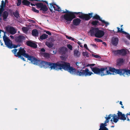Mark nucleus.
Returning a JSON list of instances; mask_svg holds the SVG:
<instances>
[{"instance_id": "nucleus-1", "label": "nucleus", "mask_w": 130, "mask_h": 130, "mask_svg": "<svg viewBox=\"0 0 130 130\" xmlns=\"http://www.w3.org/2000/svg\"><path fill=\"white\" fill-rule=\"evenodd\" d=\"M62 69L68 71L72 74L78 76H89L93 74L92 72L89 71L88 68H86L85 70H82L79 71L71 67L69 63L62 61H59L57 69L61 70Z\"/></svg>"}, {"instance_id": "nucleus-2", "label": "nucleus", "mask_w": 130, "mask_h": 130, "mask_svg": "<svg viewBox=\"0 0 130 130\" xmlns=\"http://www.w3.org/2000/svg\"><path fill=\"white\" fill-rule=\"evenodd\" d=\"M66 10L65 11H63L62 13L66 14L62 15L61 17L63 18V19L66 21L68 24H70L71 21L76 18L75 14L77 17L86 21L89 20L92 17V13L85 14L83 13L82 12H73L69 11L67 9H66Z\"/></svg>"}, {"instance_id": "nucleus-3", "label": "nucleus", "mask_w": 130, "mask_h": 130, "mask_svg": "<svg viewBox=\"0 0 130 130\" xmlns=\"http://www.w3.org/2000/svg\"><path fill=\"white\" fill-rule=\"evenodd\" d=\"M32 60L31 62L34 64L39 65L41 67H43L45 68L49 67L51 69H57L58 62L56 63H54L45 61H42L38 60L34 57Z\"/></svg>"}, {"instance_id": "nucleus-4", "label": "nucleus", "mask_w": 130, "mask_h": 130, "mask_svg": "<svg viewBox=\"0 0 130 130\" xmlns=\"http://www.w3.org/2000/svg\"><path fill=\"white\" fill-rule=\"evenodd\" d=\"M105 67L106 68V69L105 70V72H106L107 71L109 72V73L106 74L107 75L111 74H112L110 72V71L113 73H115L116 74H120V75H123L124 76L126 74L127 75V69H116L114 68L109 67Z\"/></svg>"}, {"instance_id": "nucleus-5", "label": "nucleus", "mask_w": 130, "mask_h": 130, "mask_svg": "<svg viewBox=\"0 0 130 130\" xmlns=\"http://www.w3.org/2000/svg\"><path fill=\"white\" fill-rule=\"evenodd\" d=\"M90 68L94 73L97 74H100L101 76H103L106 75V74L109 73V72L108 71L105 72V70L106 69V67L99 68L97 67H90Z\"/></svg>"}, {"instance_id": "nucleus-6", "label": "nucleus", "mask_w": 130, "mask_h": 130, "mask_svg": "<svg viewBox=\"0 0 130 130\" xmlns=\"http://www.w3.org/2000/svg\"><path fill=\"white\" fill-rule=\"evenodd\" d=\"M91 36L92 37L94 36L95 37L101 38L104 35V31L102 30H99L98 28H92L90 30Z\"/></svg>"}, {"instance_id": "nucleus-7", "label": "nucleus", "mask_w": 130, "mask_h": 130, "mask_svg": "<svg viewBox=\"0 0 130 130\" xmlns=\"http://www.w3.org/2000/svg\"><path fill=\"white\" fill-rule=\"evenodd\" d=\"M112 117H113V122L115 123H117L119 120L124 121L126 120L125 117V114H123L122 113L118 111L117 115L115 114H112Z\"/></svg>"}, {"instance_id": "nucleus-8", "label": "nucleus", "mask_w": 130, "mask_h": 130, "mask_svg": "<svg viewBox=\"0 0 130 130\" xmlns=\"http://www.w3.org/2000/svg\"><path fill=\"white\" fill-rule=\"evenodd\" d=\"M19 51L18 52L17 56L18 57H20L22 56L27 58V59L31 61L34 56L29 55L28 54L26 53V51L24 48L20 47L19 49Z\"/></svg>"}, {"instance_id": "nucleus-9", "label": "nucleus", "mask_w": 130, "mask_h": 130, "mask_svg": "<svg viewBox=\"0 0 130 130\" xmlns=\"http://www.w3.org/2000/svg\"><path fill=\"white\" fill-rule=\"evenodd\" d=\"M36 7L37 8H40V11H42L43 13L47 11L48 8L46 5L43 4L42 3H38L36 4Z\"/></svg>"}, {"instance_id": "nucleus-10", "label": "nucleus", "mask_w": 130, "mask_h": 130, "mask_svg": "<svg viewBox=\"0 0 130 130\" xmlns=\"http://www.w3.org/2000/svg\"><path fill=\"white\" fill-rule=\"evenodd\" d=\"M5 44L6 47L10 49H12L13 48H15L21 46V44H19L18 43L17 45L13 44L11 41L10 40Z\"/></svg>"}, {"instance_id": "nucleus-11", "label": "nucleus", "mask_w": 130, "mask_h": 130, "mask_svg": "<svg viewBox=\"0 0 130 130\" xmlns=\"http://www.w3.org/2000/svg\"><path fill=\"white\" fill-rule=\"evenodd\" d=\"M5 30L6 31L12 35H13L16 33L15 29L13 27L7 26L5 27Z\"/></svg>"}, {"instance_id": "nucleus-12", "label": "nucleus", "mask_w": 130, "mask_h": 130, "mask_svg": "<svg viewBox=\"0 0 130 130\" xmlns=\"http://www.w3.org/2000/svg\"><path fill=\"white\" fill-rule=\"evenodd\" d=\"M25 38L23 35H19L15 37V41L19 44H21V45L23 43V41L24 39Z\"/></svg>"}, {"instance_id": "nucleus-13", "label": "nucleus", "mask_w": 130, "mask_h": 130, "mask_svg": "<svg viewBox=\"0 0 130 130\" xmlns=\"http://www.w3.org/2000/svg\"><path fill=\"white\" fill-rule=\"evenodd\" d=\"M92 14L93 13H92ZM93 17L92 19H95L96 20H98L100 21L101 22L103 23H104L105 24V26L106 27L109 25V23L108 22H106L104 20H102L100 17L97 15V14H95L93 17H92L91 18Z\"/></svg>"}, {"instance_id": "nucleus-14", "label": "nucleus", "mask_w": 130, "mask_h": 130, "mask_svg": "<svg viewBox=\"0 0 130 130\" xmlns=\"http://www.w3.org/2000/svg\"><path fill=\"white\" fill-rule=\"evenodd\" d=\"M112 114H110L108 115V116L106 115V117H105V118L106 120L104 122V123H101L100 125L103 127H105V126H107V123H108L109 121V120L111 119L112 117Z\"/></svg>"}, {"instance_id": "nucleus-15", "label": "nucleus", "mask_w": 130, "mask_h": 130, "mask_svg": "<svg viewBox=\"0 0 130 130\" xmlns=\"http://www.w3.org/2000/svg\"><path fill=\"white\" fill-rule=\"evenodd\" d=\"M26 43L27 45L31 47L36 48L37 47V45L36 43L31 41H27Z\"/></svg>"}, {"instance_id": "nucleus-16", "label": "nucleus", "mask_w": 130, "mask_h": 130, "mask_svg": "<svg viewBox=\"0 0 130 130\" xmlns=\"http://www.w3.org/2000/svg\"><path fill=\"white\" fill-rule=\"evenodd\" d=\"M81 22V20L79 18H75L73 20L72 23L74 25L77 26L79 25Z\"/></svg>"}, {"instance_id": "nucleus-17", "label": "nucleus", "mask_w": 130, "mask_h": 130, "mask_svg": "<svg viewBox=\"0 0 130 130\" xmlns=\"http://www.w3.org/2000/svg\"><path fill=\"white\" fill-rule=\"evenodd\" d=\"M119 39L118 38L113 37L111 40V43L114 45L117 46L118 43Z\"/></svg>"}, {"instance_id": "nucleus-18", "label": "nucleus", "mask_w": 130, "mask_h": 130, "mask_svg": "<svg viewBox=\"0 0 130 130\" xmlns=\"http://www.w3.org/2000/svg\"><path fill=\"white\" fill-rule=\"evenodd\" d=\"M67 51V48L64 47H61L59 49V52L61 54L66 53Z\"/></svg>"}, {"instance_id": "nucleus-19", "label": "nucleus", "mask_w": 130, "mask_h": 130, "mask_svg": "<svg viewBox=\"0 0 130 130\" xmlns=\"http://www.w3.org/2000/svg\"><path fill=\"white\" fill-rule=\"evenodd\" d=\"M76 64L77 66V68H78L83 69L85 67L84 64L82 62H76Z\"/></svg>"}, {"instance_id": "nucleus-20", "label": "nucleus", "mask_w": 130, "mask_h": 130, "mask_svg": "<svg viewBox=\"0 0 130 130\" xmlns=\"http://www.w3.org/2000/svg\"><path fill=\"white\" fill-rule=\"evenodd\" d=\"M119 55L122 56H124L126 54V51L125 49H122L120 50H119Z\"/></svg>"}, {"instance_id": "nucleus-21", "label": "nucleus", "mask_w": 130, "mask_h": 130, "mask_svg": "<svg viewBox=\"0 0 130 130\" xmlns=\"http://www.w3.org/2000/svg\"><path fill=\"white\" fill-rule=\"evenodd\" d=\"M4 35L3 36V40L5 44L10 40V39L7 37L6 35V32L5 31L4 32Z\"/></svg>"}, {"instance_id": "nucleus-22", "label": "nucleus", "mask_w": 130, "mask_h": 130, "mask_svg": "<svg viewBox=\"0 0 130 130\" xmlns=\"http://www.w3.org/2000/svg\"><path fill=\"white\" fill-rule=\"evenodd\" d=\"M22 2L23 5L27 6H29L30 3L29 1L27 0H23Z\"/></svg>"}, {"instance_id": "nucleus-23", "label": "nucleus", "mask_w": 130, "mask_h": 130, "mask_svg": "<svg viewBox=\"0 0 130 130\" xmlns=\"http://www.w3.org/2000/svg\"><path fill=\"white\" fill-rule=\"evenodd\" d=\"M91 24L93 25L94 26H96L98 25H101L102 26H103V25H102V24L101 23H100L97 20L92 21L91 22Z\"/></svg>"}, {"instance_id": "nucleus-24", "label": "nucleus", "mask_w": 130, "mask_h": 130, "mask_svg": "<svg viewBox=\"0 0 130 130\" xmlns=\"http://www.w3.org/2000/svg\"><path fill=\"white\" fill-rule=\"evenodd\" d=\"M9 13L7 11H4L3 14V20L5 21Z\"/></svg>"}, {"instance_id": "nucleus-25", "label": "nucleus", "mask_w": 130, "mask_h": 130, "mask_svg": "<svg viewBox=\"0 0 130 130\" xmlns=\"http://www.w3.org/2000/svg\"><path fill=\"white\" fill-rule=\"evenodd\" d=\"M41 55L43 56L45 58H50V54L47 53H41Z\"/></svg>"}, {"instance_id": "nucleus-26", "label": "nucleus", "mask_w": 130, "mask_h": 130, "mask_svg": "<svg viewBox=\"0 0 130 130\" xmlns=\"http://www.w3.org/2000/svg\"><path fill=\"white\" fill-rule=\"evenodd\" d=\"M68 57V55L66 53H65L63 54H61V56H60V58L61 59L65 61L67 58Z\"/></svg>"}, {"instance_id": "nucleus-27", "label": "nucleus", "mask_w": 130, "mask_h": 130, "mask_svg": "<svg viewBox=\"0 0 130 130\" xmlns=\"http://www.w3.org/2000/svg\"><path fill=\"white\" fill-rule=\"evenodd\" d=\"M32 35L35 36H37L38 35V30L36 29H35L32 31Z\"/></svg>"}, {"instance_id": "nucleus-28", "label": "nucleus", "mask_w": 130, "mask_h": 130, "mask_svg": "<svg viewBox=\"0 0 130 130\" xmlns=\"http://www.w3.org/2000/svg\"><path fill=\"white\" fill-rule=\"evenodd\" d=\"M13 14L16 18H18L20 17V14L19 13L18 10H16L15 12H13Z\"/></svg>"}, {"instance_id": "nucleus-29", "label": "nucleus", "mask_w": 130, "mask_h": 130, "mask_svg": "<svg viewBox=\"0 0 130 130\" xmlns=\"http://www.w3.org/2000/svg\"><path fill=\"white\" fill-rule=\"evenodd\" d=\"M48 35L45 34H44L42 35L40 37V39L43 40L45 39L48 38Z\"/></svg>"}, {"instance_id": "nucleus-30", "label": "nucleus", "mask_w": 130, "mask_h": 130, "mask_svg": "<svg viewBox=\"0 0 130 130\" xmlns=\"http://www.w3.org/2000/svg\"><path fill=\"white\" fill-rule=\"evenodd\" d=\"M74 55L75 56L77 57H79L80 56V53L78 51L75 50L74 51Z\"/></svg>"}, {"instance_id": "nucleus-31", "label": "nucleus", "mask_w": 130, "mask_h": 130, "mask_svg": "<svg viewBox=\"0 0 130 130\" xmlns=\"http://www.w3.org/2000/svg\"><path fill=\"white\" fill-rule=\"evenodd\" d=\"M46 45L49 48H51L54 45L53 43L52 42H46Z\"/></svg>"}, {"instance_id": "nucleus-32", "label": "nucleus", "mask_w": 130, "mask_h": 130, "mask_svg": "<svg viewBox=\"0 0 130 130\" xmlns=\"http://www.w3.org/2000/svg\"><path fill=\"white\" fill-rule=\"evenodd\" d=\"M124 62V60L123 59H119L117 61V63L118 65L123 63Z\"/></svg>"}, {"instance_id": "nucleus-33", "label": "nucleus", "mask_w": 130, "mask_h": 130, "mask_svg": "<svg viewBox=\"0 0 130 130\" xmlns=\"http://www.w3.org/2000/svg\"><path fill=\"white\" fill-rule=\"evenodd\" d=\"M50 7H49V9L51 12H53L52 10V6H54V5H55L56 6V5H57L54 3H50Z\"/></svg>"}, {"instance_id": "nucleus-34", "label": "nucleus", "mask_w": 130, "mask_h": 130, "mask_svg": "<svg viewBox=\"0 0 130 130\" xmlns=\"http://www.w3.org/2000/svg\"><path fill=\"white\" fill-rule=\"evenodd\" d=\"M18 50L17 49L15 48L12 50V52L14 54V56L16 57H18L17 54H18V52L17 53Z\"/></svg>"}, {"instance_id": "nucleus-35", "label": "nucleus", "mask_w": 130, "mask_h": 130, "mask_svg": "<svg viewBox=\"0 0 130 130\" xmlns=\"http://www.w3.org/2000/svg\"><path fill=\"white\" fill-rule=\"evenodd\" d=\"M22 31L25 33H26L28 31V29L26 27H23L22 28Z\"/></svg>"}, {"instance_id": "nucleus-36", "label": "nucleus", "mask_w": 130, "mask_h": 130, "mask_svg": "<svg viewBox=\"0 0 130 130\" xmlns=\"http://www.w3.org/2000/svg\"><path fill=\"white\" fill-rule=\"evenodd\" d=\"M82 55L83 56H86L87 57H88L89 56L88 53L87 52H83L82 53Z\"/></svg>"}, {"instance_id": "nucleus-37", "label": "nucleus", "mask_w": 130, "mask_h": 130, "mask_svg": "<svg viewBox=\"0 0 130 130\" xmlns=\"http://www.w3.org/2000/svg\"><path fill=\"white\" fill-rule=\"evenodd\" d=\"M119 50H113L112 51V53L115 55H117L118 54L119 55Z\"/></svg>"}, {"instance_id": "nucleus-38", "label": "nucleus", "mask_w": 130, "mask_h": 130, "mask_svg": "<svg viewBox=\"0 0 130 130\" xmlns=\"http://www.w3.org/2000/svg\"><path fill=\"white\" fill-rule=\"evenodd\" d=\"M32 10L34 12H36L37 13H38L39 12V11L37 10L35 7H32Z\"/></svg>"}, {"instance_id": "nucleus-39", "label": "nucleus", "mask_w": 130, "mask_h": 130, "mask_svg": "<svg viewBox=\"0 0 130 130\" xmlns=\"http://www.w3.org/2000/svg\"><path fill=\"white\" fill-rule=\"evenodd\" d=\"M1 2V7L4 8V7L5 6L6 4L4 3V2L3 0Z\"/></svg>"}, {"instance_id": "nucleus-40", "label": "nucleus", "mask_w": 130, "mask_h": 130, "mask_svg": "<svg viewBox=\"0 0 130 130\" xmlns=\"http://www.w3.org/2000/svg\"><path fill=\"white\" fill-rule=\"evenodd\" d=\"M66 38L68 39L71 40L72 41H74V39L73 38H72L71 37L68 36L67 35H66Z\"/></svg>"}, {"instance_id": "nucleus-41", "label": "nucleus", "mask_w": 130, "mask_h": 130, "mask_svg": "<svg viewBox=\"0 0 130 130\" xmlns=\"http://www.w3.org/2000/svg\"><path fill=\"white\" fill-rule=\"evenodd\" d=\"M18 1V3L17 4V6H19L21 5V0H17Z\"/></svg>"}, {"instance_id": "nucleus-42", "label": "nucleus", "mask_w": 130, "mask_h": 130, "mask_svg": "<svg viewBox=\"0 0 130 130\" xmlns=\"http://www.w3.org/2000/svg\"><path fill=\"white\" fill-rule=\"evenodd\" d=\"M92 56L97 58H100L101 57L100 56L98 55H95L93 54H92Z\"/></svg>"}, {"instance_id": "nucleus-43", "label": "nucleus", "mask_w": 130, "mask_h": 130, "mask_svg": "<svg viewBox=\"0 0 130 130\" xmlns=\"http://www.w3.org/2000/svg\"><path fill=\"white\" fill-rule=\"evenodd\" d=\"M68 48L70 50H72V46L70 44H68L67 45Z\"/></svg>"}, {"instance_id": "nucleus-44", "label": "nucleus", "mask_w": 130, "mask_h": 130, "mask_svg": "<svg viewBox=\"0 0 130 130\" xmlns=\"http://www.w3.org/2000/svg\"><path fill=\"white\" fill-rule=\"evenodd\" d=\"M94 40L98 42H103V41L102 40L98 38H95Z\"/></svg>"}, {"instance_id": "nucleus-45", "label": "nucleus", "mask_w": 130, "mask_h": 130, "mask_svg": "<svg viewBox=\"0 0 130 130\" xmlns=\"http://www.w3.org/2000/svg\"><path fill=\"white\" fill-rule=\"evenodd\" d=\"M56 10L55 9V11H60L61 9L60 7L57 5H56Z\"/></svg>"}, {"instance_id": "nucleus-46", "label": "nucleus", "mask_w": 130, "mask_h": 130, "mask_svg": "<svg viewBox=\"0 0 130 130\" xmlns=\"http://www.w3.org/2000/svg\"><path fill=\"white\" fill-rule=\"evenodd\" d=\"M123 29L121 28L120 29V32L123 33L125 34H127V33L123 31Z\"/></svg>"}, {"instance_id": "nucleus-47", "label": "nucleus", "mask_w": 130, "mask_h": 130, "mask_svg": "<svg viewBox=\"0 0 130 130\" xmlns=\"http://www.w3.org/2000/svg\"><path fill=\"white\" fill-rule=\"evenodd\" d=\"M4 10V8L1 7L0 8V15Z\"/></svg>"}, {"instance_id": "nucleus-48", "label": "nucleus", "mask_w": 130, "mask_h": 130, "mask_svg": "<svg viewBox=\"0 0 130 130\" xmlns=\"http://www.w3.org/2000/svg\"><path fill=\"white\" fill-rule=\"evenodd\" d=\"M84 47L86 49L88 50L89 51H90L87 46V45L86 44H84Z\"/></svg>"}, {"instance_id": "nucleus-49", "label": "nucleus", "mask_w": 130, "mask_h": 130, "mask_svg": "<svg viewBox=\"0 0 130 130\" xmlns=\"http://www.w3.org/2000/svg\"><path fill=\"white\" fill-rule=\"evenodd\" d=\"M130 75V70L127 69V75Z\"/></svg>"}, {"instance_id": "nucleus-50", "label": "nucleus", "mask_w": 130, "mask_h": 130, "mask_svg": "<svg viewBox=\"0 0 130 130\" xmlns=\"http://www.w3.org/2000/svg\"><path fill=\"white\" fill-rule=\"evenodd\" d=\"M45 32L46 34L48 35H51V33L49 31H46Z\"/></svg>"}, {"instance_id": "nucleus-51", "label": "nucleus", "mask_w": 130, "mask_h": 130, "mask_svg": "<svg viewBox=\"0 0 130 130\" xmlns=\"http://www.w3.org/2000/svg\"><path fill=\"white\" fill-rule=\"evenodd\" d=\"M22 56H21L20 57H18L19 58H20L21 59L23 60L24 61H25V58L23 57Z\"/></svg>"}, {"instance_id": "nucleus-52", "label": "nucleus", "mask_w": 130, "mask_h": 130, "mask_svg": "<svg viewBox=\"0 0 130 130\" xmlns=\"http://www.w3.org/2000/svg\"><path fill=\"white\" fill-rule=\"evenodd\" d=\"M127 35L126 36V37L128 39L130 40V35H129L128 33H127Z\"/></svg>"}, {"instance_id": "nucleus-53", "label": "nucleus", "mask_w": 130, "mask_h": 130, "mask_svg": "<svg viewBox=\"0 0 130 130\" xmlns=\"http://www.w3.org/2000/svg\"><path fill=\"white\" fill-rule=\"evenodd\" d=\"M45 50L44 48H42L41 49V51L42 52H45Z\"/></svg>"}, {"instance_id": "nucleus-54", "label": "nucleus", "mask_w": 130, "mask_h": 130, "mask_svg": "<svg viewBox=\"0 0 130 130\" xmlns=\"http://www.w3.org/2000/svg\"><path fill=\"white\" fill-rule=\"evenodd\" d=\"M29 21L32 23H35V21L34 20H29Z\"/></svg>"}, {"instance_id": "nucleus-55", "label": "nucleus", "mask_w": 130, "mask_h": 130, "mask_svg": "<svg viewBox=\"0 0 130 130\" xmlns=\"http://www.w3.org/2000/svg\"><path fill=\"white\" fill-rule=\"evenodd\" d=\"M117 28L118 29L117 32H120V29L118 27H117Z\"/></svg>"}, {"instance_id": "nucleus-56", "label": "nucleus", "mask_w": 130, "mask_h": 130, "mask_svg": "<svg viewBox=\"0 0 130 130\" xmlns=\"http://www.w3.org/2000/svg\"><path fill=\"white\" fill-rule=\"evenodd\" d=\"M54 8V10H55V9L56 10V7H55V6H52V9L53 10V8Z\"/></svg>"}, {"instance_id": "nucleus-57", "label": "nucleus", "mask_w": 130, "mask_h": 130, "mask_svg": "<svg viewBox=\"0 0 130 130\" xmlns=\"http://www.w3.org/2000/svg\"><path fill=\"white\" fill-rule=\"evenodd\" d=\"M100 128L99 129V130H103V127L100 125Z\"/></svg>"}, {"instance_id": "nucleus-58", "label": "nucleus", "mask_w": 130, "mask_h": 130, "mask_svg": "<svg viewBox=\"0 0 130 130\" xmlns=\"http://www.w3.org/2000/svg\"><path fill=\"white\" fill-rule=\"evenodd\" d=\"M37 4V3H36L35 4H32V3H31L30 4V5L32 6H36V4Z\"/></svg>"}, {"instance_id": "nucleus-59", "label": "nucleus", "mask_w": 130, "mask_h": 130, "mask_svg": "<svg viewBox=\"0 0 130 130\" xmlns=\"http://www.w3.org/2000/svg\"><path fill=\"white\" fill-rule=\"evenodd\" d=\"M103 130H108V128L106 127H103Z\"/></svg>"}, {"instance_id": "nucleus-60", "label": "nucleus", "mask_w": 130, "mask_h": 130, "mask_svg": "<svg viewBox=\"0 0 130 130\" xmlns=\"http://www.w3.org/2000/svg\"><path fill=\"white\" fill-rule=\"evenodd\" d=\"M90 67H92V66H94L95 65V64H90Z\"/></svg>"}, {"instance_id": "nucleus-61", "label": "nucleus", "mask_w": 130, "mask_h": 130, "mask_svg": "<svg viewBox=\"0 0 130 130\" xmlns=\"http://www.w3.org/2000/svg\"><path fill=\"white\" fill-rule=\"evenodd\" d=\"M41 1H42V2H44L46 4H47V5H48V3L46 1H41Z\"/></svg>"}, {"instance_id": "nucleus-62", "label": "nucleus", "mask_w": 130, "mask_h": 130, "mask_svg": "<svg viewBox=\"0 0 130 130\" xmlns=\"http://www.w3.org/2000/svg\"><path fill=\"white\" fill-rule=\"evenodd\" d=\"M102 44H103L104 45H105V46H107V44H106V43L105 42H103Z\"/></svg>"}, {"instance_id": "nucleus-63", "label": "nucleus", "mask_w": 130, "mask_h": 130, "mask_svg": "<svg viewBox=\"0 0 130 130\" xmlns=\"http://www.w3.org/2000/svg\"><path fill=\"white\" fill-rule=\"evenodd\" d=\"M125 115L126 116H128V115H130V112H129V113H126Z\"/></svg>"}, {"instance_id": "nucleus-64", "label": "nucleus", "mask_w": 130, "mask_h": 130, "mask_svg": "<svg viewBox=\"0 0 130 130\" xmlns=\"http://www.w3.org/2000/svg\"><path fill=\"white\" fill-rule=\"evenodd\" d=\"M4 3H5L6 4L7 3H8V1L7 0H5V2Z\"/></svg>"}]
</instances>
